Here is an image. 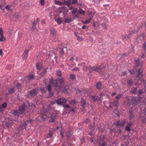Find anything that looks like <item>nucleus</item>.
Returning a JSON list of instances; mask_svg holds the SVG:
<instances>
[{
    "mask_svg": "<svg viewBox=\"0 0 146 146\" xmlns=\"http://www.w3.org/2000/svg\"><path fill=\"white\" fill-rule=\"evenodd\" d=\"M135 66L134 70H131L129 71V72L131 74H135L136 75V79L139 80L142 77L141 73L143 71L141 70L143 64L139 62V58H137L135 60Z\"/></svg>",
    "mask_w": 146,
    "mask_h": 146,
    "instance_id": "1",
    "label": "nucleus"
},
{
    "mask_svg": "<svg viewBox=\"0 0 146 146\" xmlns=\"http://www.w3.org/2000/svg\"><path fill=\"white\" fill-rule=\"evenodd\" d=\"M52 113L49 109H46L42 111L40 114L41 118L44 120H46L47 118H50L49 121L53 122L54 121L57 115H52Z\"/></svg>",
    "mask_w": 146,
    "mask_h": 146,
    "instance_id": "2",
    "label": "nucleus"
},
{
    "mask_svg": "<svg viewBox=\"0 0 146 146\" xmlns=\"http://www.w3.org/2000/svg\"><path fill=\"white\" fill-rule=\"evenodd\" d=\"M54 84L55 88H59L60 90H62L64 92L66 93H67L68 92L69 88L68 86L65 87L63 85V83H59L60 84H58V83H54Z\"/></svg>",
    "mask_w": 146,
    "mask_h": 146,
    "instance_id": "3",
    "label": "nucleus"
},
{
    "mask_svg": "<svg viewBox=\"0 0 146 146\" xmlns=\"http://www.w3.org/2000/svg\"><path fill=\"white\" fill-rule=\"evenodd\" d=\"M89 71L90 73L92 72H98L100 74H102L104 72V68H102L101 66H94L90 67Z\"/></svg>",
    "mask_w": 146,
    "mask_h": 146,
    "instance_id": "4",
    "label": "nucleus"
},
{
    "mask_svg": "<svg viewBox=\"0 0 146 146\" xmlns=\"http://www.w3.org/2000/svg\"><path fill=\"white\" fill-rule=\"evenodd\" d=\"M144 99L145 98H143V97H140L139 96L138 97L133 96L132 98L131 102L132 103L136 104L140 102H145Z\"/></svg>",
    "mask_w": 146,
    "mask_h": 146,
    "instance_id": "5",
    "label": "nucleus"
},
{
    "mask_svg": "<svg viewBox=\"0 0 146 146\" xmlns=\"http://www.w3.org/2000/svg\"><path fill=\"white\" fill-rule=\"evenodd\" d=\"M56 82H63L64 78L61 77V72L59 70H56Z\"/></svg>",
    "mask_w": 146,
    "mask_h": 146,
    "instance_id": "6",
    "label": "nucleus"
},
{
    "mask_svg": "<svg viewBox=\"0 0 146 146\" xmlns=\"http://www.w3.org/2000/svg\"><path fill=\"white\" fill-rule=\"evenodd\" d=\"M40 21L39 19L37 18L36 20L34 21L32 23L33 25L31 28V29L32 30H36L37 29V25H38V27Z\"/></svg>",
    "mask_w": 146,
    "mask_h": 146,
    "instance_id": "7",
    "label": "nucleus"
},
{
    "mask_svg": "<svg viewBox=\"0 0 146 146\" xmlns=\"http://www.w3.org/2000/svg\"><path fill=\"white\" fill-rule=\"evenodd\" d=\"M32 120H31L30 121L27 120L24 123V124L21 126H20L19 127H17L16 129V130L18 131H21L23 129H25L27 125V123H29V122H31Z\"/></svg>",
    "mask_w": 146,
    "mask_h": 146,
    "instance_id": "8",
    "label": "nucleus"
},
{
    "mask_svg": "<svg viewBox=\"0 0 146 146\" xmlns=\"http://www.w3.org/2000/svg\"><path fill=\"white\" fill-rule=\"evenodd\" d=\"M56 103L58 105H61L63 104L66 103V99L63 98H59L57 100H56Z\"/></svg>",
    "mask_w": 146,
    "mask_h": 146,
    "instance_id": "9",
    "label": "nucleus"
},
{
    "mask_svg": "<svg viewBox=\"0 0 146 146\" xmlns=\"http://www.w3.org/2000/svg\"><path fill=\"white\" fill-rule=\"evenodd\" d=\"M77 91V93H79L80 94H84L85 96H86V95H88V92L86 90H77L76 89H75Z\"/></svg>",
    "mask_w": 146,
    "mask_h": 146,
    "instance_id": "10",
    "label": "nucleus"
},
{
    "mask_svg": "<svg viewBox=\"0 0 146 146\" xmlns=\"http://www.w3.org/2000/svg\"><path fill=\"white\" fill-rule=\"evenodd\" d=\"M80 102L81 103V106L82 108V110L84 111L85 110L86 108L84 106V105L86 104V102L83 98H82L80 101Z\"/></svg>",
    "mask_w": 146,
    "mask_h": 146,
    "instance_id": "11",
    "label": "nucleus"
},
{
    "mask_svg": "<svg viewBox=\"0 0 146 146\" xmlns=\"http://www.w3.org/2000/svg\"><path fill=\"white\" fill-rule=\"evenodd\" d=\"M37 93V90H34L29 91L28 94L29 96L31 97H34L36 95Z\"/></svg>",
    "mask_w": 146,
    "mask_h": 146,
    "instance_id": "12",
    "label": "nucleus"
},
{
    "mask_svg": "<svg viewBox=\"0 0 146 146\" xmlns=\"http://www.w3.org/2000/svg\"><path fill=\"white\" fill-rule=\"evenodd\" d=\"M29 52V50H25L23 54V60H26L28 56V54Z\"/></svg>",
    "mask_w": 146,
    "mask_h": 146,
    "instance_id": "13",
    "label": "nucleus"
},
{
    "mask_svg": "<svg viewBox=\"0 0 146 146\" xmlns=\"http://www.w3.org/2000/svg\"><path fill=\"white\" fill-rule=\"evenodd\" d=\"M25 80L29 79V81L32 80L34 79V75L32 73H29L27 77L25 78Z\"/></svg>",
    "mask_w": 146,
    "mask_h": 146,
    "instance_id": "14",
    "label": "nucleus"
},
{
    "mask_svg": "<svg viewBox=\"0 0 146 146\" xmlns=\"http://www.w3.org/2000/svg\"><path fill=\"white\" fill-rule=\"evenodd\" d=\"M26 107L24 106H20L19 107V111L21 113L24 112L26 109Z\"/></svg>",
    "mask_w": 146,
    "mask_h": 146,
    "instance_id": "15",
    "label": "nucleus"
},
{
    "mask_svg": "<svg viewBox=\"0 0 146 146\" xmlns=\"http://www.w3.org/2000/svg\"><path fill=\"white\" fill-rule=\"evenodd\" d=\"M67 49L66 47H64L63 48H62L59 53L60 57H62L64 54L65 51Z\"/></svg>",
    "mask_w": 146,
    "mask_h": 146,
    "instance_id": "16",
    "label": "nucleus"
},
{
    "mask_svg": "<svg viewBox=\"0 0 146 146\" xmlns=\"http://www.w3.org/2000/svg\"><path fill=\"white\" fill-rule=\"evenodd\" d=\"M50 34L51 35L53 36L56 35V31L54 28H51L50 29Z\"/></svg>",
    "mask_w": 146,
    "mask_h": 146,
    "instance_id": "17",
    "label": "nucleus"
},
{
    "mask_svg": "<svg viewBox=\"0 0 146 146\" xmlns=\"http://www.w3.org/2000/svg\"><path fill=\"white\" fill-rule=\"evenodd\" d=\"M48 69V68H46L43 69V70L40 73V75L42 77H43L45 75Z\"/></svg>",
    "mask_w": 146,
    "mask_h": 146,
    "instance_id": "18",
    "label": "nucleus"
},
{
    "mask_svg": "<svg viewBox=\"0 0 146 146\" xmlns=\"http://www.w3.org/2000/svg\"><path fill=\"white\" fill-rule=\"evenodd\" d=\"M36 66L37 69L40 70L42 68V64L40 62H37Z\"/></svg>",
    "mask_w": 146,
    "mask_h": 146,
    "instance_id": "19",
    "label": "nucleus"
},
{
    "mask_svg": "<svg viewBox=\"0 0 146 146\" xmlns=\"http://www.w3.org/2000/svg\"><path fill=\"white\" fill-rule=\"evenodd\" d=\"M73 20V19L72 18H66L64 20V22L66 23H69L71 22Z\"/></svg>",
    "mask_w": 146,
    "mask_h": 146,
    "instance_id": "20",
    "label": "nucleus"
},
{
    "mask_svg": "<svg viewBox=\"0 0 146 146\" xmlns=\"http://www.w3.org/2000/svg\"><path fill=\"white\" fill-rule=\"evenodd\" d=\"M71 0H67L66 1L65 0L64 2V3L66 5L68 6V7H69L71 5L70 1Z\"/></svg>",
    "mask_w": 146,
    "mask_h": 146,
    "instance_id": "21",
    "label": "nucleus"
},
{
    "mask_svg": "<svg viewBox=\"0 0 146 146\" xmlns=\"http://www.w3.org/2000/svg\"><path fill=\"white\" fill-rule=\"evenodd\" d=\"M81 66L83 67L82 70L84 71H86L87 70V68L86 66V64L84 62H82L80 64Z\"/></svg>",
    "mask_w": 146,
    "mask_h": 146,
    "instance_id": "22",
    "label": "nucleus"
},
{
    "mask_svg": "<svg viewBox=\"0 0 146 146\" xmlns=\"http://www.w3.org/2000/svg\"><path fill=\"white\" fill-rule=\"evenodd\" d=\"M113 104L114 106L115 107L117 108L119 106V103L118 101L117 100L114 101L113 102Z\"/></svg>",
    "mask_w": 146,
    "mask_h": 146,
    "instance_id": "23",
    "label": "nucleus"
},
{
    "mask_svg": "<svg viewBox=\"0 0 146 146\" xmlns=\"http://www.w3.org/2000/svg\"><path fill=\"white\" fill-rule=\"evenodd\" d=\"M142 122L144 124H146V115H145L141 119Z\"/></svg>",
    "mask_w": 146,
    "mask_h": 146,
    "instance_id": "24",
    "label": "nucleus"
},
{
    "mask_svg": "<svg viewBox=\"0 0 146 146\" xmlns=\"http://www.w3.org/2000/svg\"><path fill=\"white\" fill-rule=\"evenodd\" d=\"M92 20V17H90L89 19L88 20H86L83 23L84 24H89L90 23L91 21Z\"/></svg>",
    "mask_w": 146,
    "mask_h": 146,
    "instance_id": "25",
    "label": "nucleus"
},
{
    "mask_svg": "<svg viewBox=\"0 0 146 146\" xmlns=\"http://www.w3.org/2000/svg\"><path fill=\"white\" fill-rule=\"evenodd\" d=\"M54 3L56 5H58L60 6L62 5L63 4V2L60 1H56V0L54 1Z\"/></svg>",
    "mask_w": 146,
    "mask_h": 146,
    "instance_id": "26",
    "label": "nucleus"
},
{
    "mask_svg": "<svg viewBox=\"0 0 146 146\" xmlns=\"http://www.w3.org/2000/svg\"><path fill=\"white\" fill-rule=\"evenodd\" d=\"M135 116L131 112L130 114L129 115V119L130 120L132 119H134L135 118Z\"/></svg>",
    "mask_w": 146,
    "mask_h": 146,
    "instance_id": "27",
    "label": "nucleus"
},
{
    "mask_svg": "<svg viewBox=\"0 0 146 146\" xmlns=\"http://www.w3.org/2000/svg\"><path fill=\"white\" fill-rule=\"evenodd\" d=\"M7 106V103L6 102H4L1 106L2 108V109H5L6 108Z\"/></svg>",
    "mask_w": 146,
    "mask_h": 146,
    "instance_id": "28",
    "label": "nucleus"
},
{
    "mask_svg": "<svg viewBox=\"0 0 146 146\" xmlns=\"http://www.w3.org/2000/svg\"><path fill=\"white\" fill-rule=\"evenodd\" d=\"M102 86V84L101 83H97L96 85V87L98 89H100Z\"/></svg>",
    "mask_w": 146,
    "mask_h": 146,
    "instance_id": "29",
    "label": "nucleus"
},
{
    "mask_svg": "<svg viewBox=\"0 0 146 146\" xmlns=\"http://www.w3.org/2000/svg\"><path fill=\"white\" fill-rule=\"evenodd\" d=\"M76 102V101L75 99L72 100L70 102V104L73 106H74L75 105Z\"/></svg>",
    "mask_w": 146,
    "mask_h": 146,
    "instance_id": "30",
    "label": "nucleus"
},
{
    "mask_svg": "<svg viewBox=\"0 0 146 146\" xmlns=\"http://www.w3.org/2000/svg\"><path fill=\"white\" fill-rule=\"evenodd\" d=\"M115 124L117 126H121V123L119 120L117 121Z\"/></svg>",
    "mask_w": 146,
    "mask_h": 146,
    "instance_id": "31",
    "label": "nucleus"
},
{
    "mask_svg": "<svg viewBox=\"0 0 146 146\" xmlns=\"http://www.w3.org/2000/svg\"><path fill=\"white\" fill-rule=\"evenodd\" d=\"M79 13L82 15H84L85 13V11H84L81 8H80L79 10Z\"/></svg>",
    "mask_w": 146,
    "mask_h": 146,
    "instance_id": "32",
    "label": "nucleus"
},
{
    "mask_svg": "<svg viewBox=\"0 0 146 146\" xmlns=\"http://www.w3.org/2000/svg\"><path fill=\"white\" fill-rule=\"evenodd\" d=\"M72 135L71 133H70L69 131H68L67 132L66 136L68 137V139L69 140V139L71 137Z\"/></svg>",
    "mask_w": 146,
    "mask_h": 146,
    "instance_id": "33",
    "label": "nucleus"
},
{
    "mask_svg": "<svg viewBox=\"0 0 146 146\" xmlns=\"http://www.w3.org/2000/svg\"><path fill=\"white\" fill-rule=\"evenodd\" d=\"M98 96H91V100L93 101H96V100L98 99Z\"/></svg>",
    "mask_w": 146,
    "mask_h": 146,
    "instance_id": "34",
    "label": "nucleus"
},
{
    "mask_svg": "<svg viewBox=\"0 0 146 146\" xmlns=\"http://www.w3.org/2000/svg\"><path fill=\"white\" fill-rule=\"evenodd\" d=\"M69 77L70 79L74 80L76 78V77L74 74H71L69 76Z\"/></svg>",
    "mask_w": 146,
    "mask_h": 146,
    "instance_id": "35",
    "label": "nucleus"
},
{
    "mask_svg": "<svg viewBox=\"0 0 146 146\" xmlns=\"http://www.w3.org/2000/svg\"><path fill=\"white\" fill-rule=\"evenodd\" d=\"M142 48L143 49L145 53L146 54V41L144 43L142 46Z\"/></svg>",
    "mask_w": 146,
    "mask_h": 146,
    "instance_id": "36",
    "label": "nucleus"
},
{
    "mask_svg": "<svg viewBox=\"0 0 146 146\" xmlns=\"http://www.w3.org/2000/svg\"><path fill=\"white\" fill-rule=\"evenodd\" d=\"M8 91L9 94H12L14 91V88H11L8 89Z\"/></svg>",
    "mask_w": 146,
    "mask_h": 146,
    "instance_id": "37",
    "label": "nucleus"
},
{
    "mask_svg": "<svg viewBox=\"0 0 146 146\" xmlns=\"http://www.w3.org/2000/svg\"><path fill=\"white\" fill-rule=\"evenodd\" d=\"M56 103V101H51L50 102V105H49V106H48V109H49V110H50V105H52L54 104H55Z\"/></svg>",
    "mask_w": 146,
    "mask_h": 146,
    "instance_id": "38",
    "label": "nucleus"
},
{
    "mask_svg": "<svg viewBox=\"0 0 146 146\" xmlns=\"http://www.w3.org/2000/svg\"><path fill=\"white\" fill-rule=\"evenodd\" d=\"M1 38H0V41L3 42L5 40V37H4V35L1 36Z\"/></svg>",
    "mask_w": 146,
    "mask_h": 146,
    "instance_id": "39",
    "label": "nucleus"
},
{
    "mask_svg": "<svg viewBox=\"0 0 146 146\" xmlns=\"http://www.w3.org/2000/svg\"><path fill=\"white\" fill-rule=\"evenodd\" d=\"M13 114L15 115L18 117L19 115V113L17 111H15L13 112Z\"/></svg>",
    "mask_w": 146,
    "mask_h": 146,
    "instance_id": "40",
    "label": "nucleus"
},
{
    "mask_svg": "<svg viewBox=\"0 0 146 146\" xmlns=\"http://www.w3.org/2000/svg\"><path fill=\"white\" fill-rule=\"evenodd\" d=\"M77 11V8H74L73 10L72 11V15H74L76 13Z\"/></svg>",
    "mask_w": 146,
    "mask_h": 146,
    "instance_id": "41",
    "label": "nucleus"
},
{
    "mask_svg": "<svg viewBox=\"0 0 146 146\" xmlns=\"http://www.w3.org/2000/svg\"><path fill=\"white\" fill-rule=\"evenodd\" d=\"M122 96V95L119 94L115 97V98L117 100H118L121 98Z\"/></svg>",
    "mask_w": 146,
    "mask_h": 146,
    "instance_id": "42",
    "label": "nucleus"
},
{
    "mask_svg": "<svg viewBox=\"0 0 146 146\" xmlns=\"http://www.w3.org/2000/svg\"><path fill=\"white\" fill-rule=\"evenodd\" d=\"M46 88L48 91L49 92L51 91V88L50 85H48L46 87Z\"/></svg>",
    "mask_w": 146,
    "mask_h": 146,
    "instance_id": "43",
    "label": "nucleus"
},
{
    "mask_svg": "<svg viewBox=\"0 0 146 146\" xmlns=\"http://www.w3.org/2000/svg\"><path fill=\"white\" fill-rule=\"evenodd\" d=\"M102 26L103 28L104 29H106L107 27L106 26V24L105 23L103 22L102 23Z\"/></svg>",
    "mask_w": 146,
    "mask_h": 146,
    "instance_id": "44",
    "label": "nucleus"
},
{
    "mask_svg": "<svg viewBox=\"0 0 146 146\" xmlns=\"http://www.w3.org/2000/svg\"><path fill=\"white\" fill-rule=\"evenodd\" d=\"M107 144L106 142H104L99 144L100 146H107Z\"/></svg>",
    "mask_w": 146,
    "mask_h": 146,
    "instance_id": "45",
    "label": "nucleus"
},
{
    "mask_svg": "<svg viewBox=\"0 0 146 146\" xmlns=\"http://www.w3.org/2000/svg\"><path fill=\"white\" fill-rule=\"evenodd\" d=\"M0 35L1 36L4 35L2 27L0 28Z\"/></svg>",
    "mask_w": 146,
    "mask_h": 146,
    "instance_id": "46",
    "label": "nucleus"
},
{
    "mask_svg": "<svg viewBox=\"0 0 146 146\" xmlns=\"http://www.w3.org/2000/svg\"><path fill=\"white\" fill-rule=\"evenodd\" d=\"M125 129L127 131H130V127L127 125L125 127Z\"/></svg>",
    "mask_w": 146,
    "mask_h": 146,
    "instance_id": "47",
    "label": "nucleus"
},
{
    "mask_svg": "<svg viewBox=\"0 0 146 146\" xmlns=\"http://www.w3.org/2000/svg\"><path fill=\"white\" fill-rule=\"evenodd\" d=\"M72 71H79V68L77 67H75V68L72 69Z\"/></svg>",
    "mask_w": 146,
    "mask_h": 146,
    "instance_id": "48",
    "label": "nucleus"
},
{
    "mask_svg": "<svg viewBox=\"0 0 146 146\" xmlns=\"http://www.w3.org/2000/svg\"><path fill=\"white\" fill-rule=\"evenodd\" d=\"M64 109L67 108L70 109L71 108L70 107L68 104H66V105L64 106Z\"/></svg>",
    "mask_w": 146,
    "mask_h": 146,
    "instance_id": "49",
    "label": "nucleus"
},
{
    "mask_svg": "<svg viewBox=\"0 0 146 146\" xmlns=\"http://www.w3.org/2000/svg\"><path fill=\"white\" fill-rule=\"evenodd\" d=\"M40 3L41 5H44V0H40Z\"/></svg>",
    "mask_w": 146,
    "mask_h": 146,
    "instance_id": "50",
    "label": "nucleus"
},
{
    "mask_svg": "<svg viewBox=\"0 0 146 146\" xmlns=\"http://www.w3.org/2000/svg\"><path fill=\"white\" fill-rule=\"evenodd\" d=\"M90 119L88 118H86L84 121V123H88L90 122Z\"/></svg>",
    "mask_w": 146,
    "mask_h": 146,
    "instance_id": "51",
    "label": "nucleus"
},
{
    "mask_svg": "<svg viewBox=\"0 0 146 146\" xmlns=\"http://www.w3.org/2000/svg\"><path fill=\"white\" fill-rule=\"evenodd\" d=\"M48 96L50 97H52L54 95V93L52 91L50 92H49Z\"/></svg>",
    "mask_w": 146,
    "mask_h": 146,
    "instance_id": "52",
    "label": "nucleus"
},
{
    "mask_svg": "<svg viewBox=\"0 0 146 146\" xmlns=\"http://www.w3.org/2000/svg\"><path fill=\"white\" fill-rule=\"evenodd\" d=\"M122 123H121V127H123L124 125L125 124V121L124 119L122 120Z\"/></svg>",
    "mask_w": 146,
    "mask_h": 146,
    "instance_id": "53",
    "label": "nucleus"
},
{
    "mask_svg": "<svg viewBox=\"0 0 146 146\" xmlns=\"http://www.w3.org/2000/svg\"><path fill=\"white\" fill-rule=\"evenodd\" d=\"M78 2L77 0H72V3L73 4H75Z\"/></svg>",
    "mask_w": 146,
    "mask_h": 146,
    "instance_id": "54",
    "label": "nucleus"
},
{
    "mask_svg": "<svg viewBox=\"0 0 146 146\" xmlns=\"http://www.w3.org/2000/svg\"><path fill=\"white\" fill-rule=\"evenodd\" d=\"M70 110H68V111H69V113H70V112H73L74 113V112L75 111V109L74 108H72V109H70Z\"/></svg>",
    "mask_w": 146,
    "mask_h": 146,
    "instance_id": "55",
    "label": "nucleus"
},
{
    "mask_svg": "<svg viewBox=\"0 0 146 146\" xmlns=\"http://www.w3.org/2000/svg\"><path fill=\"white\" fill-rule=\"evenodd\" d=\"M52 134L51 133H49L47 135V138H49L51 137L52 136Z\"/></svg>",
    "mask_w": 146,
    "mask_h": 146,
    "instance_id": "56",
    "label": "nucleus"
},
{
    "mask_svg": "<svg viewBox=\"0 0 146 146\" xmlns=\"http://www.w3.org/2000/svg\"><path fill=\"white\" fill-rule=\"evenodd\" d=\"M17 87L19 89H21V86L20 83H18L17 84Z\"/></svg>",
    "mask_w": 146,
    "mask_h": 146,
    "instance_id": "57",
    "label": "nucleus"
},
{
    "mask_svg": "<svg viewBox=\"0 0 146 146\" xmlns=\"http://www.w3.org/2000/svg\"><path fill=\"white\" fill-rule=\"evenodd\" d=\"M57 22L59 24H60L61 23V21L60 18H58L57 19Z\"/></svg>",
    "mask_w": 146,
    "mask_h": 146,
    "instance_id": "58",
    "label": "nucleus"
},
{
    "mask_svg": "<svg viewBox=\"0 0 146 146\" xmlns=\"http://www.w3.org/2000/svg\"><path fill=\"white\" fill-rule=\"evenodd\" d=\"M121 74L123 76L126 75L127 74V73L125 71H123L122 72Z\"/></svg>",
    "mask_w": 146,
    "mask_h": 146,
    "instance_id": "59",
    "label": "nucleus"
},
{
    "mask_svg": "<svg viewBox=\"0 0 146 146\" xmlns=\"http://www.w3.org/2000/svg\"><path fill=\"white\" fill-rule=\"evenodd\" d=\"M105 137V136L104 135H103L102 136H101L100 138V139L101 140H103Z\"/></svg>",
    "mask_w": 146,
    "mask_h": 146,
    "instance_id": "60",
    "label": "nucleus"
},
{
    "mask_svg": "<svg viewBox=\"0 0 146 146\" xmlns=\"http://www.w3.org/2000/svg\"><path fill=\"white\" fill-rule=\"evenodd\" d=\"M133 123L132 122H130L129 123H127V126H129L130 127V126H132L133 125Z\"/></svg>",
    "mask_w": 146,
    "mask_h": 146,
    "instance_id": "61",
    "label": "nucleus"
},
{
    "mask_svg": "<svg viewBox=\"0 0 146 146\" xmlns=\"http://www.w3.org/2000/svg\"><path fill=\"white\" fill-rule=\"evenodd\" d=\"M40 90L42 92H43L44 93L45 92V91L44 90V88H40Z\"/></svg>",
    "mask_w": 146,
    "mask_h": 146,
    "instance_id": "62",
    "label": "nucleus"
},
{
    "mask_svg": "<svg viewBox=\"0 0 146 146\" xmlns=\"http://www.w3.org/2000/svg\"><path fill=\"white\" fill-rule=\"evenodd\" d=\"M10 6V5H7L6 7V9H7L9 11H10V9L9 8V7Z\"/></svg>",
    "mask_w": 146,
    "mask_h": 146,
    "instance_id": "63",
    "label": "nucleus"
},
{
    "mask_svg": "<svg viewBox=\"0 0 146 146\" xmlns=\"http://www.w3.org/2000/svg\"><path fill=\"white\" fill-rule=\"evenodd\" d=\"M69 9L70 10H72L74 8V7L73 6H71L69 7Z\"/></svg>",
    "mask_w": 146,
    "mask_h": 146,
    "instance_id": "64",
    "label": "nucleus"
}]
</instances>
